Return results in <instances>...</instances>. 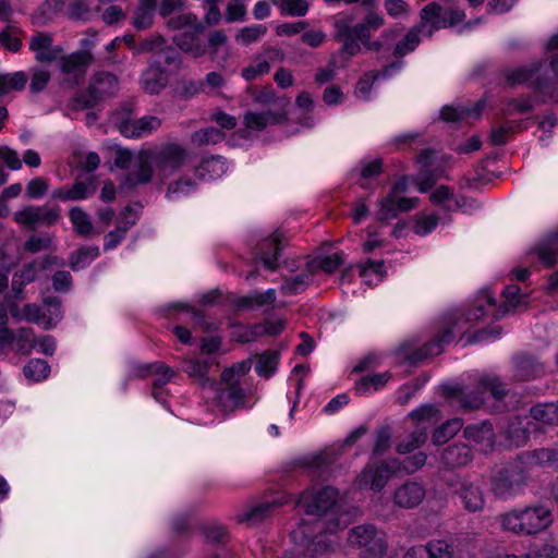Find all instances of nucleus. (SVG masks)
Here are the masks:
<instances>
[{
  "mask_svg": "<svg viewBox=\"0 0 558 558\" xmlns=\"http://www.w3.org/2000/svg\"><path fill=\"white\" fill-rule=\"evenodd\" d=\"M502 304L497 306L493 293L488 289L478 292L474 305L468 312L457 310L447 313L442 317V333L432 341L418 347L415 340L402 342L395 351L393 356L399 364H409L415 366L429 356L439 355L444 351V344L453 340V331L461 329L462 323L492 322L502 318L510 312H515L525 307L529 303V296L521 293L520 287L509 284L502 291Z\"/></svg>",
  "mask_w": 558,
  "mask_h": 558,
  "instance_id": "obj_1",
  "label": "nucleus"
},
{
  "mask_svg": "<svg viewBox=\"0 0 558 558\" xmlns=\"http://www.w3.org/2000/svg\"><path fill=\"white\" fill-rule=\"evenodd\" d=\"M339 497V492L330 486L322 489L313 487L303 492L298 500V506H301L310 515H315V519L302 520L300 524L291 531L290 537L293 544L302 548V553L310 557L323 555L332 551L336 542L335 534L341 529L338 519L327 520L323 514H328L336 505Z\"/></svg>",
  "mask_w": 558,
  "mask_h": 558,
  "instance_id": "obj_2",
  "label": "nucleus"
},
{
  "mask_svg": "<svg viewBox=\"0 0 558 558\" xmlns=\"http://www.w3.org/2000/svg\"><path fill=\"white\" fill-rule=\"evenodd\" d=\"M189 156L187 149L178 143H163L141 149L136 170L128 172L122 185L132 189L148 183L153 178V166L162 179L170 177L185 166Z\"/></svg>",
  "mask_w": 558,
  "mask_h": 558,
  "instance_id": "obj_3",
  "label": "nucleus"
},
{
  "mask_svg": "<svg viewBox=\"0 0 558 558\" xmlns=\"http://www.w3.org/2000/svg\"><path fill=\"white\" fill-rule=\"evenodd\" d=\"M421 22L410 29L404 38L395 47V56L403 57L412 52L420 44L418 34L430 37L435 31L447 27H454L462 23L465 13L461 9H442L437 2H430L421 11Z\"/></svg>",
  "mask_w": 558,
  "mask_h": 558,
  "instance_id": "obj_4",
  "label": "nucleus"
},
{
  "mask_svg": "<svg viewBox=\"0 0 558 558\" xmlns=\"http://www.w3.org/2000/svg\"><path fill=\"white\" fill-rule=\"evenodd\" d=\"M384 25V17L377 13H368L362 23L349 25L345 21L336 23L337 37L342 41V49L338 57L348 54L355 56L360 52L362 44L367 50L379 51L386 44L392 41L398 33L395 29L383 33L384 41L371 40L372 32L377 31Z\"/></svg>",
  "mask_w": 558,
  "mask_h": 558,
  "instance_id": "obj_5",
  "label": "nucleus"
},
{
  "mask_svg": "<svg viewBox=\"0 0 558 558\" xmlns=\"http://www.w3.org/2000/svg\"><path fill=\"white\" fill-rule=\"evenodd\" d=\"M487 392L497 402L495 405L497 411H504L510 407L507 400L512 398L511 392L504 389L497 376H482L475 389H469L460 384L442 385V395L458 403L463 410L480 409L484 404Z\"/></svg>",
  "mask_w": 558,
  "mask_h": 558,
  "instance_id": "obj_6",
  "label": "nucleus"
},
{
  "mask_svg": "<svg viewBox=\"0 0 558 558\" xmlns=\"http://www.w3.org/2000/svg\"><path fill=\"white\" fill-rule=\"evenodd\" d=\"M506 533L533 536L546 531L554 522L553 510L542 504L514 507L497 517Z\"/></svg>",
  "mask_w": 558,
  "mask_h": 558,
  "instance_id": "obj_7",
  "label": "nucleus"
},
{
  "mask_svg": "<svg viewBox=\"0 0 558 558\" xmlns=\"http://www.w3.org/2000/svg\"><path fill=\"white\" fill-rule=\"evenodd\" d=\"M505 78L511 87L526 85L537 95L541 102L555 104L558 101V84L542 61L509 69L505 72Z\"/></svg>",
  "mask_w": 558,
  "mask_h": 558,
  "instance_id": "obj_8",
  "label": "nucleus"
},
{
  "mask_svg": "<svg viewBox=\"0 0 558 558\" xmlns=\"http://www.w3.org/2000/svg\"><path fill=\"white\" fill-rule=\"evenodd\" d=\"M167 27L177 31L173 36V43L185 53L193 58L202 57L206 53V45L202 39L204 25L194 13H181L167 21Z\"/></svg>",
  "mask_w": 558,
  "mask_h": 558,
  "instance_id": "obj_9",
  "label": "nucleus"
},
{
  "mask_svg": "<svg viewBox=\"0 0 558 558\" xmlns=\"http://www.w3.org/2000/svg\"><path fill=\"white\" fill-rule=\"evenodd\" d=\"M533 466L522 459L521 453L514 461L499 468L490 480L494 495L501 499H510L521 494L527 485V471Z\"/></svg>",
  "mask_w": 558,
  "mask_h": 558,
  "instance_id": "obj_10",
  "label": "nucleus"
},
{
  "mask_svg": "<svg viewBox=\"0 0 558 558\" xmlns=\"http://www.w3.org/2000/svg\"><path fill=\"white\" fill-rule=\"evenodd\" d=\"M416 162L421 166L420 172L415 175L399 178L389 191L390 194L402 196L408 191L410 183L414 184L420 193H426L444 174V169L438 162V154L433 149L422 150Z\"/></svg>",
  "mask_w": 558,
  "mask_h": 558,
  "instance_id": "obj_11",
  "label": "nucleus"
},
{
  "mask_svg": "<svg viewBox=\"0 0 558 558\" xmlns=\"http://www.w3.org/2000/svg\"><path fill=\"white\" fill-rule=\"evenodd\" d=\"M409 418L415 428L405 439L398 442L396 450L400 454L410 453L425 444L429 428L440 420V411L433 404H423L411 411Z\"/></svg>",
  "mask_w": 558,
  "mask_h": 558,
  "instance_id": "obj_12",
  "label": "nucleus"
},
{
  "mask_svg": "<svg viewBox=\"0 0 558 558\" xmlns=\"http://www.w3.org/2000/svg\"><path fill=\"white\" fill-rule=\"evenodd\" d=\"M348 542L360 550V558H384L388 549L386 533L373 524L353 527L349 532Z\"/></svg>",
  "mask_w": 558,
  "mask_h": 558,
  "instance_id": "obj_13",
  "label": "nucleus"
},
{
  "mask_svg": "<svg viewBox=\"0 0 558 558\" xmlns=\"http://www.w3.org/2000/svg\"><path fill=\"white\" fill-rule=\"evenodd\" d=\"M401 471V461L396 458L377 461L374 458L364 466L355 478V486L363 490L381 492L391 476Z\"/></svg>",
  "mask_w": 558,
  "mask_h": 558,
  "instance_id": "obj_14",
  "label": "nucleus"
},
{
  "mask_svg": "<svg viewBox=\"0 0 558 558\" xmlns=\"http://www.w3.org/2000/svg\"><path fill=\"white\" fill-rule=\"evenodd\" d=\"M118 92V77L110 72L99 71L90 77L86 90L76 96L74 102L77 108L89 109L116 96Z\"/></svg>",
  "mask_w": 558,
  "mask_h": 558,
  "instance_id": "obj_15",
  "label": "nucleus"
},
{
  "mask_svg": "<svg viewBox=\"0 0 558 558\" xmlns=\"http://www.w3.org/2000/svg\"><path fill=\"white\" fill-rule=\"evenodd\" d=\"M498 427L506 447L520 448L527 444L530 434L535 429V424L527 416L510 414L499 420Z\"/></svg>",
  "mask_w": 558,
  "mask_h": 558,
  "instance_id": "obj_16",
  "label": "nucleus"
},
{
  "mask_svg": "<svg viewBox=\"0 0 558 558\" xmlns=\"http://www.w3.org/2000/svg\"><path fill=\"white\" fill-rule=\"evenodd\" d=\"M57 60L64 81L71 86H76L85 77L89 65L94 61V56L87 52L74 51L69 54H60Z\"/></svg>",
  "mask_w": 558,
  "mask_h": 558,
  "instance_id": "obj_17",
  "label": "nucleus"
},
{
  "mask_svg": "<svg viewBox=\"0 0 558 558\" xmlns=\"http://www.w3.org/2000/svg\"><path fill=\"white\" fill-rule=\"evenodd\" d=\"M60 214L58 208L28 205L14 213V221L25 229H35L39 225L51 226L57 222Z\"/></svg>",
  "mask_w": 558,
  "mask_h": 558,
  "instance_id": "obj_18",
  "label": "nucleus"
},
{
  "mask_svg": "<svg viewBox=\"0 0 558 558\" xmlns=\"http://www.w3.org/2000/svg\"><path fill=\"white\" fill-rule=\"evenodd\" d=\"M463 436L476 450L483 453L493 451L497 444L494 427L488 421L466 425L463 429Z\"/></svg>",
  "mask_w": 558,
  "mask_h": 558,
  "instance_id": "obj_19",
  "label": "nucleus"
},
{
  "mask_svg": "<svg viewBox=\"0 0 558 558\" xmlns=\"http://www.w3.org/2000/svg\"><path fill=\"white\" fill-rule=\"evenodd\" d=\"M417 205V197H404L388 193L379 201L377 217L379 220H391L402 213L414 209Z\"/></svg>",
  "mask_w": 558,
  "mask_h": 558,
  "instance_id": "obj_20",
  "label": "nucleus"
},
{
  "mask_svg": "<svg viewBox=\"0 0 558 558\" xmlns=\"http://www.w3.org/2000/svg\"><path fill=\"white\" fill-rule=\"evenodd\" d=\"M29 50L34 52L35 60L40 63L57 61L63 53L62 46L53 45V37L49 33H37L29 40Z\"/></svg>",
  "mask_w": 558,
  "mask_h": 558,
  "instance_id": "obj_21",
  "label": "nucleus"
},
{
  "mask_svg": "<svg viewBox=\"0 0 558 558\" xmlns=\"http://www.w3.org/2000/svg\"><path fill=\"white\" fill-rule=\"evenodd\" d=\"M425 496L426 490L421 483L407 481L395 489L393 502L399 508L413 509L421 505Z\"/></svg>",
  "mask_w": 558,
  "mask_h": 558,
  "instance_id": "obj_22",
  "label": "nucleus"
},
{
  "mask_svg": "<svg viewBox=\"0 0 558 558\" xmlns=\"http://www.w3.org/2000/svg\"><path fill=\"white\" fill-rule=\"evenodd\" d=\"M283 238V232L277 230L259 243L256 255L266 268L274 270L279 266Z\"/></svg>",
  "mask_w": 558,
  "mask_h": 558,
  "instance_id": "obj_23",
  "label": "nucleus"
},
{
  "mask_svg": "<svg viewBox=\"0 0 558 558\" xmlns=\"http://www.w3.org/2000/svg\"><path fill=\"white\" fill-rule=\"evenodd\" d=\"M161 125V120L155 116H144L140 119H128L119 123L120 133L128 138H138L151 134Z\"/></svg>",
  "mask_w": 558,
  "mask_h": 558,
  "instance_id": "obj_24",
  "label": "nucleus"
},
{
  "mask_svg": "<svg viewBox=\"0 0 558 558\" xmlns=\"http://www.w3.org/2000/svg\"><path fill=\"white\" fill-rule=\"evenodd\" d=\"M136 53H153L155 60H162L166 64H172L178 59V52L167 45L161 35H153L141 41Z\"/></svg>",
  "mask_w": 558,
  "mask_h": 558,
  "instance_id": "obj_25",
  "label": "nucleus"
},
{
  "mask_svg": "<svg viewBox=\"0 0 558 558\" xmlns=\"http://www.w3.org/2000/svg\"><path fill=\"white\" fill-rule=\"evenodd\" d=\"M96 180L90 177L86 180H76L72 185H65L52 191V198L62 202L81 201L92 196L96 191Z\"/></svg>",
  "mask_w": 558,
  "mask_h": 558,
  "instance_id": "obj_26",
  "label": "nucleus"
},
{
  "mask_svg": "<svg viewBox=\"0 0 558 558\" xmlns=\"http://www.w3.org/2000/svg\"><path fill=\"white\" fill-rule=\"evenodd\" d=\"M52 264H57V257L46 256L41 260H33L32 263L24 265L13 275V290L21 293L26 284L35 281L39 269H46Z\"/></svg>",
  "mask_w": 558,
  "mask_h": 558,
  "instance_id": "obj_27",
  "label": "nucleus"
},
{
  "mask_svg": "<svg viewBox=\"0 0 558 558\" xmlns=\"http://www.w3.org/2000/svg\"><path fill=\"white\" fill-rule=\"evenodd\" d=\"M134 375L141 378L154 377L153 387L163 388L175 375V371L163 362L138 364L134 368Z\"/></svg>",
  "mask_w": 558,
  "mask_h": 558,
  "instance_id": "obj_28",
  "label": "nucleus"
},
{
  "mask_svg": "<svg viewBox=\"0 0 558 558\" xmlns=\"http://www.w3.org/2000/svg\"><path fill=\"white\" fill-rule=\"evenodd\" d=\"M168 75L159 60H151L141 76V85L145 93L156 95L166 87Z\"/></svg>",
  "mask_w": 558,
  "mask_h": 558,
  "instance_id": "obj_29",
  "label": "nucleus"
},
{
  "mask_svg": "<svg viewBox=\"0 0 558 558\" xmlns=\"http://www.w3.org/2000/svg\"><path fill=\"white\" fill-rule=\"evenodd\" d=\"M472 460L473 453L466 444H452L445 448L440 454V463L448 470L465 466Z\"/></svg>",
  "mask_w": 558,
  "mask_h": 558,
  "instance_id": "obj_30",
  "label": "nucleus"
},
{
  "mask_svg": "<svg viewBox=\"0 0 558 558\" xmlns=\"http://www.w3.org/2000/svg\"><path fill=\"white\" fill-rule=\"evenodd\" d=\"M529 256L543 267L549 268L556 265L558 256V234H553L537 243L529 253Z\"/></svg>",
  "mask_w": 558,
  "mask_h": 558,
  "instance_id": "obj_31",
  "label": "nucleus"
},
{
  "mask_svg": "<svg viewBox=\"0 0 558 558\" xmlns=\"http://www.w3.org/2000/svg\"><path fill=\"white\" fill-rule=\"evenodd\" d=\"M522 459L530 465L554 468L558 471V441L551 447L537 448L522 452Z\"/></svg>",
  "mask_w": 558,
  "mask_h": 558,
  "instance_id": "obj_32",
  "label": "nucleus"
},
{
  "mask_svg": "<svg viewBox=\"0 0 558 558\" xmlns=\"http://www.w3.org/2000/svg\"><path fill=\"white\" fill-rule=\"evenodd\" d=\"M485 100L481 99L472 107L465 105L445 106L440 110V118L447 122H456L468 118L478 119L485 108Z\"/></svg>",
  "mask_w": 558,
  "mask_h": 558,
  "instance_id": "obj_33",
  "label": "nucleus"
},
{
  "mask_svg": "<svg viewBox=\"0 0 558 558\" xmlns=\"http://www.w3.org/2000/svg\"><path fill=\"white\" fill-rule=\"evenodd\" d=\"M545 374V367L531 355H519L514 359V377L519 380H530Z\"/></svg>",
  "mask_w": 558,
  "mask_h": 558,
  "instance_id": "obj_34",
  "label": "nucleus"
},
{
  "mask_svg": "<svg viewBox=\"0 0 558 558\" xmlns=\"http://www.w3.org/2000/svg\"><path fill=\"white\" fill-rule=\"evenodd\" d=\"M429 198L434 205L440 206L449 211L463 209L466 204L464 196L454 194L453 191L446 185L438 186L430 194Z\"/></svg>",
  "mask_w": 558,
  "mask_h": 558,
  "instance_id": "obj_35",
  "label": "nucleus"
},
{
  "mask_svg": "<svg viewBox=\"0 0 558 558\" xmlns=\"http://www.w3.org/2000/svg\"><path fill=\"white\" fill-rule=\"evenodd\" d=\"M279 54V50L275 48H268L264 54H259L255 58L254 63L245 66L241 71V76L246 81H253L258 76L265 75L270 71V60Z\"/></svg>",
  "mask_w": 558,
  "mask_h": 558,
  "instance_id": "obj_36",
  "label": "nucleus"
},
{
  "mask_svg": "<svg viewBox=\"0 0 558 558\" xmlns=\"http://www.w3.org/2000/svg\"><path fill=\"white\" fill-rule=\"evenodd\" d=\"M284 114L272 111L254 112L247 111L243 117V124L251 131H263L268 125L280 123Z\"/></svg>",
  "mask_w": 558,
  "mask_h": 558,
  "instance_id": "obj_37",
  "label": "nucleus"
},
{
  "mask_svg": "<svg viewBox=\"0 0 558 558\" xmlns=\"http://www.w3.org/2000/svg\"><path fill=\"white\" fill-rule=\"evenodd\" d=\"M286 323L283 319H268L263 324H254L244 330L240 340L248 342L263 335L277 336L283 331Z\"/></svg>",
  "mask_w": 558,
  "mask_h": 558,
  "instance_id": "obj_38",
  "label": "nucleus"
},
{
  "mask_svg": "<svg viewBox=\"0 0 558 558\" xmlns=\"http://www.w3.org/2000/svg\"><path fill=\"white\" fill-rule=\"evenodd\" d=\"M290 502L287 497L256 505L241 513L238 518L239 522L255 524L266 518L274 508Z\"/></svg>",
  "mask_w": 558,
  "mask_h": 558,
  "instance_id": "obj_39",
  "label": "nucleus"
},
{
  "mask_svg": "<svg viewBox=\"0 0 558 558\" xmlns=\"http://www.w3.org/2000/svg\"><path fill=\"white\" fill-rule=\"evenodd\" d=\"M156 8L157 0H140L131 22L134 28L145 31L151 27Z\"/></svg>",
  "mask_w": 558,
  "mask_h": 558,
  "instance_id": "obj_40",
  "label": "nucleus"
},
{
  "mask_svg": "<svg viewBox=\"0 0 558 558\" xmlns=\"http://www.w3.org/2000/svg\"><path fill=\"white\" fill-rule=\"evenodd\" d=\"M277 299L275 289H267L264 292L253 291L235 301L239 310H252L265 305H272Z\"/></svg>",
  "mask_w": 558,
  "mask_h": 558,
  "instance_id": "obj_41",
  "label": "nucleus"
},
{
  "mask_svg": "<svg viewBox=\"0 0 558 558\" xmlns=\"http://www.w3.org/2000/svg\"><path fill=\"white\" fill-rule=\"evenodd\" d=\"M226 160L220 156H211L203 160L196 168V175L201 180H215L227 172Z\"/></svg>",
  "mask_w": 558,
  "mask_h": 558,
  "instance_id": "obj_42",
  "label": "nucleus"
},
{
  "mask_svg": "<svg viewBox=\"0 0 558 558\" xmlns=\"http://www.w3.org/2000/svg\"><path fill=\"white\" fill-rule=\"evenodd\" d=\"M391 373L367 374L355 383V391L360 396H367L378 391L390 380Z\"/></svg>",
  "mask_w": 558,
  "mask_h": 558,
  "instance_id": "obj_43",
  "label": "nucleus"
},
{
  "mask_svg": "<svg viewBox=\"0 0 558 558\" xmlns=\"http://www.w3.org/2000/svg\"><path fill=\"white\" fill-rule=\"evenodd\" d=\"M214 365H218V361L214 356H207L204 359L186 357L183 360L184 373L190 377L201 380L207 378V375Z\"/></svg>",
  "mask_w": 558,
  "mask_h": 558,
  "instance_id": "obj_44",
  "label": "nucleus"
},
{
  "mask_svg": "<svg viewBox=\"0 0 558 558\" xmlns=\"http://www.w3.org/2000/svg\"><path fill=\"white\" fill-rule=\"evenodd\" d=\"M401 69V63H392L386 66L381 73L368 72L364 74V76L357 82L355 86V95L360 99L367 100L369 98L372 87L374 82L377 80L379 75L383 77H387L391 75L392 72L399 71Z\"/></svg>",
  "mask_w": 558,
  "mask_h": 558,
  "instance_id": "obj_45",
  "label": "nucleus"
},
{
  "mask_svg": "<svg viewBox=\"0 0 558 558\" xmlns=\"http://www.w3.org/2000/svg\"><path fill=\"white\" fill-rule=\"evenodd\" d=\"M459 497L464 509L469 512L481 511L484 508L485 499L483 492L473 484H463L460 488Z\"/></svg>",
  "mask_w": 558,
  "mask_h": 558,
  "instance_id": "obj_46",
  "label": "nucleus"
},
{
  "mask_svg": "<svg viewBox=\"0 0 558 558\" xmlns=\"http://www.w3.org/2000/svg\"><path fill=\"white\" fill-rule=\"evenodd\" d=\"M360 277L367 284H377L385 277L386 270L381 259H366L357 265Z\"/></svg>",
  "mask_w": 558,
  "mask_h": 558,
  "instance_id": "obj_47",
  "label": "nucleus"
},
{
  "mask_svg": "<svg viewBox=\"0 0 558 558\" xmlns=\"http://www.w3.org/2000/svg\"><path fill=\"white\" fill-rule=\"evenodd\" d=\"M333 460L330 454L326 452L307 454L299 459L298 464L313 473H317L319 476L326 474Z\"/></svg>",
  "mask_w": 558,
  "mask_h": 558,
  "instance_id": "obj_48",
  "label": "nucleus"
},
{
  "mask_svg": "<svg viewBox=\"0 0 558 558\" xmlns=\"http://www.w3.org/2000/svg\"><path fill=\"white\" fill-rule=\"evenodd\" d=\"M463 427V421L460 417H453L447 420L441 425L436 427L432 435V441L434 445H444L453 438Z\"/></svg>",
  "mask_w": 558,
  "mask_h": 558,
  "instance_id": "obj_49",
  "label": "nucleus"
},
{
  "mask_svg": "<svg viewBox=\"0 0 558 558\" xmlns=\"http://www.w3.org/2000/svg\"><path fill=\"white\" fill-rule=\"evenodd\" d=\"M28 75L24 71L0 73V97L25 88Z\"/></svg>",
  "mask_w": 558,
  "mask_h": 558,
  "instance_id": "obj_50",
  "label": "nucleus"
},
{
  "mask_svg": "<svg viewBox=\"0 0 558 558\" xmlns=\"http://www.w3.org/2000/svg\"><path fill=\"white\" fill-rule=\"evenodd\" d=\"M44 329H51L61 322L63 311L61 300L57 296H48L44 300Z\"/></svg>",
  "mask_w": 558,
  "mask_h": 558,
  "instance_id": "obj_51",
  "label": "nucleus"
},
{
  "mask_svg": "<svg viewBox=\"0 0 558 558\" xmlns=\"http://www.w3.org/2000/svg\"><path fill=\"white\" fill-rule=\"evenodd\" d=\"M531 417L545 425H558V403H538L531 408Z\"/></svg>",
  "mask_w": 558,
  "mask_h": 558,
  "instance_id": "obj_52",
  "label": "nucleus"
},
{
  "mask_svg": "<svg viewBox=\"0 0 558 558\" xmlns=\"http://www.w3.org/2000/svg\"><path fill=\"white\" fill-rule=\"evenodd\" d=\"M526 129L523 120L506 121L502 125L494 128L490 132V141L494 145H505L509 140V134L520 132Z\"/></svg>",
  "mask_w": 558,
  "mask_h": 558,
  "instance_id": "obj_53",
  "label": "nucleus"
},
{
  "mask_svg": "<svg viewBox=\"0 0 558 558\" xmlns=\"http://www.w3.org/2000/svg\"><path fill=\"white\" fill-rule=\"evenodd\" d=\"M99 255V247L96 245L83 246L72 253L70 257V267L77 271L88 266Z\"/></svg>",
  "mask_w": 558,
  "mask_h": 558,
  "instance_id": "obj_54",
  "label": "nucleus"
},
{
  "mask_svg": "<svg viewBox=\"0 0 558 558\" xmlns=\"http://www.w3.org/2000/svg\"><path fill=\"white\" fill-rule=\"evenodd\" d=\"M14 351L21 355L29 354L36 347V336L32 328L21 327L16 330Z\"/></svg>",
  "mask_w": 558,
  "mask_h": 558,
  "instance_id": "obj_55",
  "label": "nucleus"
},
{
  "mask_svg": "<svg viewBox=\"0 0 558 558\" xmlns=\"http://www.w3.org/2000/svg\"><path fill=\"white\" fill-rule=\"evenodd\" d=\"M534 99L531 96L525 95L508 99L504 104L501 111L506 116L523 114L531 112L534 109Z\"/></svg>",
  "mask_w": 558,
  "mask_h": 558,
  "instance_id": "obj_56",
  "label": "nucleus"
},
{
  "mask_svg": "<svg viewBox=\"0 0 558 558\" xmlns=\"http://www.w3.org/2000/svg\"><path fill=\"white\" fill-rule=\"evenodd\" d=\"M279 362V353L276 351H266L258 356L255 371L259 376L269 378L276 372Z\"/></svg>",
  "mask_w": 558,
  "mask_h": 558,
  "instance_id": "obj_57",
  "label": "nucleus"
},
{
  "mask_svg": "<svg viewBox=\"0 0 558 558\" xmlns=\"http://www.w3.org/2000/svg\"><path fill=\"white\" fill-rule=\"evenodd\" d=\"M196 189V181L182 177L179 180L171 182L167 189L166 197L170 201L186 196L194 192Z\"/></svg>",
  "mask_w": 558,
  "mask_h": 558,
  "instance_id": "obj_58",
  "label": "nucleus"
},
{
  "mask_svg": "<svg viewBox=\"0 0 558 558\" xmlns=\"http://www.w3.org/2000/svg\"><path fill=\"white\" fill-rule=\"evenodd\" d=\"M251 367L250 360L234 363L221 373V380L226 385L240 384V379L250 372Z\"/></svg>",
  "mask_w": 558,
  "mask_h": 558,
  "instance_id": "obj_59",
  "label": "nucleus"
},
{
  "mask_svg": "<svg viewBox=\"0 0 558 558\" xmlns=\"http://www.w3.org/2000/svg\"><path fill=\"white\" fill-rule=\"evenodd\" d=\"M70 220L76 233L88 235L93 231V223L88 215L81 208L74 207L69 213Z\"/></svg>",
  "mask_w": 558,
  "mask_h": 558,
  "instance_id": "obj_60",
  "label": "nucleus"
},
{
  "mask_svg": "<svg viewBox=\"0 0 558 558\" xmlns=\"http://www.w3.org/2000/svg\"><path fill=\"white\" fill-rule=\"evenodd\" d=\"M267 32V27L263 24H253L241 28L235 35L236 43L248 46L259 40Z\"/></svg>",
  "mask_w": 558,
  "mask_h": 558,
  "instance_id": "obj_61",
  "label": "nucleus"
},
{
  "mask_svg": "<svg viewBox=\"0 0 558 558\" xmlns=\"http://www.w3.org/2000/svg\"><path fill=\"white\" fill-rule=\"evenodd\" d=\"M49 372V364L41 359H32L23 367V373L25 377L35 381L45 379L48 376Z\"/></svg>",
  "mask_w": 558,
  "mask_h": 558,
  "instance_id": "obj_62",
  "label": "nucleus"
},
{
  "mask_svg": "<svg viewBox=\"0 0 558 558\" xmlns=\"http://www.w3.org/2000/svg\"><path fill=\"white\" fill-rule=\"evenodd\" d=\"M225 133L214 126H208L192 134V142L197 145L217 144L223 141Z\"/></svg>",
  "mask_w": 558,
  "mask_h": 558,
  "instance_id": "obj_63",
  "label": "nucleus"
},
{
  "mask_svg": "<svg viewBox=\"0 0 558 558\" xmlns=\"http://www.w3.org/2000/svg\"><path fill=\"white\" fill-rule=\"evenodd\" d=\"M428 558H452L453 549L446 539H432L425 546Z\"/></svg>",
  "mask_w": 558,
  "mask_h": 558,
  "instance_id": "obj_64",
  "label": "nucleus"
}]
</instances>
